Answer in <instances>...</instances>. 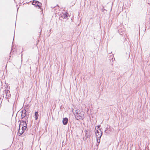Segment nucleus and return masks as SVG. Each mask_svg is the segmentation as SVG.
Masks as SVG:
<instances>
[{
    "instance_id": "obj_1",
    "label": "nucleus",
    "mask_w": 150,
    "mask_h": 150,
    "mask_svg": "<svg viewBox=\"0 0 150 150\" xmlns=\"http://www.w3.org/2000/svg\"><path fill=\"white\" fill-rule=\"evenodd\" d=\"M73 112L75 118L79 120H82L84 117V112L83 111H80L77 109L75 110H73Z\"/></svg>"
},
{
    "instance_id": "obj_2",
    "label": "nucleus",
    "mask_w": 150,
    "mask_h": 150,
    "mask_svg": "<svg viewBox=\"0 0 150 150\" xmlns=\"http://www.w3.org/2000/svg\"><path fill=\"white\" fill-rule=\"evenodd\" d=\"M99 131L98 130H97L96 132V137L97 139L100 138L102 135V131L100 130V129H99Z\"/></svg>"
},
{
    "instance_id": "obj_3",
    "label": "nucleus",
    "mask_w": 150,
    "mask_h": 150,
    "mask_svg": "<svg viewBox=\"0 0 150 150\" xmlns=\"http://www.w3.org/2000/svg\"><path fill=\"white\" fill-rule=\"evenodd\" d=\"M27 124L25 122H21L19 126L20 127L23 128V130H25L27 128Z\"/></svg>"
},
{
    "instance_id": "obj_4",
    "label": "nucleus",
    "mask_w": 150,
    "mask_h": 150,
    "mask_svg": "<svg viewBox=\"0 0 150 150\" xmlns=\"http://www.w3.org/2000/svg\"><path fill=\"white\" fill-rule=\"evenodd\" d=\"M32 4L35 5V6H38L39 8H40L41 6V4L40 2L35 1H33Z\"/></svg>"
},
{
    "instance_id": "obj_5",
    "label": "nucleus",
    "mask_w": 150,
    "mask_h": 150,
    "mask_svg": "<svg viewBox=\"0 0 150 150\" xmlns=\"http://www.w3.org/2000/svg\"><path fill=\"white\" fill-rule=\"evenodd\" d=\"M21 117L23 118L25 117L26 116V111L25 110H23L22 111Z\"/></svg>"
},
{
    "instance_id": "obj_6",
    "label": "nucleus",
    "mask_w": 150,
    "mask_h": 150,
    "mask_svg": "<svg viewBox=\"0 0 150 150\" xmlns=\"http://www.w3.org/2000/svg\"><path fill=\"white\" fill-rule=\"evenodd\" d=\"M21 127H19V129L18 131V134L19 135H21L24 132L25 130H23V128H21V129H20Z\"/></svg>"
},
{
    "instance_id": "obj_7",
    "label": "nucleus",
    "mask_w": 150,
    "mask_h": 150,
    "mask_svg": "<svg viewBox=\"0 0 150 150\" xmlns=\"http://www.w3.org/2000/svg\"><path fill=\"white\" fill-rule=\"evenodd\" d=\"M68 119L67 117L63 118L62 120L63 124L64 125H66L68 123Z\"/></svg>"
},
{
    "instance_id": "obj_8",
    "label": "nucleus",
    "mask_w": 150,
    "mask_h": 150,
    "mask_svg": "<svg viewBox=\"0 0 150 150\" xmlns=\"http://www.w3.org/2000/svg\"><path fill=\"white\" fill-rule=\"evenodd\" d=\"M69 15L67 12H65L62 15V17L64 19H66L68 17Z\"/></svg>"
},
{
    "instance_id": "obj_9",
    "label": "nucleus",
    "mask_w": 150,
    "mask_h": 150,
    "mask_svg": "<svg viewBox=\"0 0 150 150\" xmlns=\"http://www.w3.org/2000/svg\"><path fill=\"white\" fill-rule=\"evenodd\" d=\"M39 116L38 114V112H35V120H37L38 118V117Z\"/></svg>"
},
{
    "instance_id": "obj_10",
    "label": "nucleus",
    "mask_w": 150,
    "mask_h": 150,
    "mask_svg": "<svg viewBox=\"0 0 150 150\" xmlns=\"http://www.w3.org/2000/svg\"><path fill=\"white\" fill-rule=\"evenodd\" d=\"M97 142L99 143L100 142V138L97 139Z\"/></svg>"
},
{
    "instance_id": "obj_11",
    "label": "nucleus",
    "mask_w": 150,
    "mask_h": 150,
    "mask_svg": "<svg viewBox=\"0 0 150 150\" xmlns=\"http://www.w3.org/2000/svg\"><path fill=\"white\" fill-rule=\"evenodd\" d=\"M105 10V9H102V11L103 12L104 10Z\"/></svg>"
},
{
    "instance_id": "obj_12",
    "label": "nucleus",
    "mask_w": 150,
    "mask_h": 150,
    "mask_svg": "<svg viewBox=\"0 0 150 150\" xmlns=\"http://www.w3.org/2000/svg\"><path fill=\"white\" fill-rule=\"evenodd\" d=\"M97 127H98V129H99V126H97Z\"/></svg>"
}]
</instances>
